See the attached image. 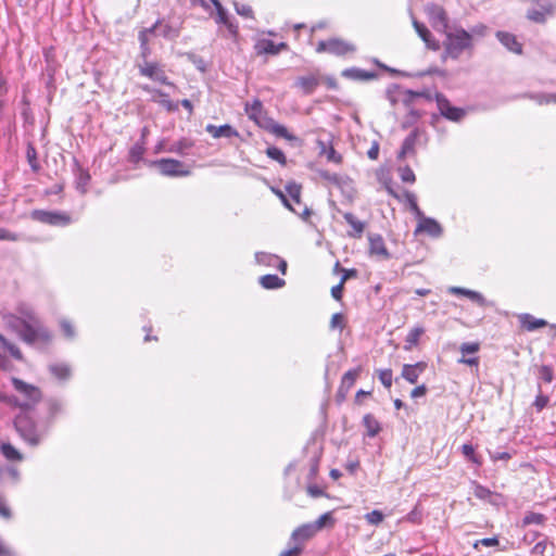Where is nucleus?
Segmentation results:
<instances>
[{"label":"nucleus","mask_w":556,"mask_h":556,"mask_svg":"<svg viewBox=\"0 0 556 556\" xmlns=\"http://www.w3.org/2000/svg\"><path fill=\"white\" fill-rule=\"evenodd\" d=\"M12 384L14 389L26 399L22 403H16V406H18L23 412L15 417L14 427L24 441L31 446H37L40 443L42 435L38 432L36 422L27 412L33 409L41 400V391L36 386L26 383L15 377L12 378Z\"/></svg>","instance_id":"f257e3e1"},{"label":"nucleus","mask_w":556,"mask_h":556,"mask_svg":"<svg viewBox=\"0 0 556 556\" xmlns=\"http://www.w3.org/2000/svg\"><path fill=\"white\" fill-rule=\"evenodd\" d=\"M8 325L16 331L20 338L27 344L39 350L47 349L53 339L52 332L48 328L33 329L24 319L16 315L8 316Z\"/></svg>","instance_id":"f03ea898"},{"label":"nucleus","mask_w":556,"mask_h":556,"mask_svg":"<svg viewBox=\"0 0 556 556\" xmlns=\"http://www.w3.org/2000/svg\"><path fill=\"white\" fill-rule=\"evenodd\" d=\"M445 40L443 41L444 53L442 60L447 58L457 60L460 54L472 47V36L464 28L447 29L444 31Z\"/></svg>","instance_id":"7ed1b4c3"},{"label":"nucleus","mask_w":556,"mask_h":556,"mask_svg":"<svg viewBox=\"0 0 556 556\" xmlns=\"http://www.w3.org/2000/svg\"><path fill=\"white\" fill-rule=\"evenodd\" d=\"M526 17L536 24H545L556 13V0H530Z\"/></svg>","instance_id":"20e7f679"},{"label":"nucleus","mask_w":556,"mask_h":556,"mask_svg":"<svg viewBox=\"0 0 556 556\" xmlns=\"http://www.w3.org/2000/svg\"><path fill=\"white\" fill-rule=\"evenodd\" d=\"M316 51L318 53L327 52L336 56H344L354 53L356 46L341 38H329L327 40H320L317 43Z\"/></svg>","instance_id":"39448f33"},{"label":"nucleus","mask_w":556,"mask_h":556,"mask_svg":"<svg viewBox=\"0 0 556 556\" xmlns=\"http://www.w3.org/2000/svg\"><path fill=\"white\" fill-rule=\"evenodd\" d=\"M148 165L156 167L163 176L185 177L190 175V170L186 168L185 164L175 159L149 161Z\"/></svg>","instance_id":"423d86ee"},{"label":"nucleus","mask_w":556,"mask_h":556,"mask_svg":"<svg viewBox=\"0 0 556 556\" xmlns=\"http://www.w3.org/2000/svg\"><path fill=\"white\" fill-rule=\"evenodd\" d=\"M425 12L427 13L431 26L437 31L444 33L450 28L447 14L441 5L428 3L425 8Z\"/></svg>","instance_id":"0eeeda50"},{"label":"nucleus","mask_w":556,"mask_h":556,"mask_svg":"<svg viewBox=\"0 0 556 556\" xmlns=\"http://www.w3.org/2000/svg\"><path fill=\"white\" fill-rule=\"evenodd\" d=\"M30 216L36 222L52 226H65L71 222L70 216L65 213L50 212L45 210H34Z\"/></svg>","instance_id":"6e6552de"},{"label":"nucleus","mask_w":556,"mask_h":556,"mask_svg":"<svg viewBox=\"0 0 556 556\" xmlns=\"http://www.w3.org/2000/svg\"><path fill=\"white\" fill-rule=\"evenodd\" d=\"M435 101L440 114L452 122H459L466 115L465 110L453 106L446 97L440 92L435 93Z\"/></svg>","instance_id":"1a4fd4ad"},{"label":"nucleus","mask_w":556,"mask_h":556,"mask_svg":"<svg viewBox=\"0 0 556 556\" xmlns=\"http://www.w3.org/2000/svg\"><path fill=\"white\" fill-rule=\"evenodd\" d=\"M138 67L142 76L149 77L163 85L172 86V83L168 80L165 72L160 68L156 63L146 61L143 64H139Z\"/></svg>","instance_id":"9d476101"},{"label":"nucleus","mask_w":556,"mask_h":556,"mask_svg":"<svg viewBox=\"0 0 556 556\" xmlns=\"http://www.w3.org/2000/svg\"><path fill=\"white\" fill-rule=\"evenodd\" d=\"M413 26L428 49L432 51L440 50V42L433 38L431 31L427 28L425 24L420 23L416 18H413Z\"/></svg>","instance_id":"9b49d317"},{"label":"nucleus","mask_w":556,"mask_h":556,"mask_svg":"<svg viewBox=\"0 0 556 556\" xmlns=\"http://www.w3.org/2000/svg\"><path fill=\"white\" fill-rule=\"evenodd\" d=\"M16 311L20 314V317L22 319H24L26 321V324H28V326H30L33 329L36 330V327L37 328H47L41 323V320L38 318L35 311L33 309V307L29 306L28 304H26V303L18 304Z\"/></svg>","instance_id":"f8f14e48"},{"label":"nucleus","mask_w":556,"mask_h":556,"mask_svg":"<svg viewBox=\"0 0 556 556\" xmlns=\"http://www.w3.org/2000/svg\"><path fill=\"white\" fill-rule=\"evenodd\" d=\"M427 368V364L425 362H418L416 364H405L402 369V377L407 380L409 383H416L418 377L421 372H424Z\"/></svg>","instance_id":"ddd939ff"},{"label":"nucleus","mask_w":556,"mask_h":556,"mask_svg":"<svg viewBox=\"0 0 556 556\" xmlns=\"http://www.w3.org/2000/svg\"><path fill=\"white\" fill-rule=\"evenodd\" d=\"M416 232H427L432 237H440L443 232V229L435 219L430 217H422L417 226Z\"/></svg>","instance_id":"4468645a"},{"label":"nucleus","mask_w":556,"mask_h":556,"mask_svg":"<svg viewBox=\"0 0 556 556\" xmlns=\"http://www.w3.org/2000/svg\"><path fill=\"white\" fill-rule=\"evenodd\" d=\"M319 84V77L314 74L300 76L295 80V86L300 88L304 94H312Z\"/></svg>","instance_id":"2eb2a0df"},{"label":"nucleus","mask_w":556,"mask_h":556,"mask_svg":"<svg viewBox=\"0 0 556 556\" xmlns=\"http://www.w3.org/2000/svg\"><path fill=\"white\" fill-rule=\"evenodd\" d=\"M369 251L371 254H376L382 256L383 258H389L390 254L384 245L383 238L380 235L369 233Z\"/></svg>","instance_id":"dca6fc26"},{"label":"nucleus","mask_w":556,"mask_h":556,"mask_svg":"<svg viewBox=\"0 0 556 556\" xmlns=\"http://www.w3.org/2000/svg\"><path fill=\"white\" fill-rule=\"evenodd\" d=\"M316 533L317 532L312 526V523H305L293 530L291 539L296 543L303 545V543L311 540Z\"/></svg>","instance_id":"f3484780"},{"label":"nucleus","mask_w":556,"mask_h":556,"mask_svg":"<svg viewBox=\"0 0 556 556\" xmlns=\"http://www.w3.org/2000/svg\"><path fill=\"white\" fill-rule=\"evenodd\" d=\"M341 75L353 80H371L378 77L376 72H368L358 67L345 68Z\"/></svg>","instance_id":"a211bd4d"},{"label":"nucleus","mask_w":556,"mask_h":556,"mask_svg":"<svg viewBox=\"0 0 556 556\" xmlns=\"http://www.w3.org/2000/svg\"><path fill=\"white\" fill-rule=\"evenodd\" d=\"M205 130L211 134L214 138H231V137H238L239 132L230 125L225 124L222 126H215L213 124H208L205 127Z\"/></svg>","instance_id":"6ab92c4d"},{"label":"nucleus","mask_w":556,"mask_h":556,"mask_svg":"<svg viewBox=\"0 0 556 556\" xmlns=\"http://www.w3.org/2000/svg\"><path fill=\"white\" fill-rule=\"evenodd\" d=\"M257 52L276 55L280 51L286 50L288 45L285 42L275 43L273 40L264 39L255 46Z\"/></svg>","instance_id":"aec40b11"},{"label":"nucleus","mask_w":556,"mask_h":556,"mask_svg":"<svg viewBox=\"0 0 556 556\" xmlns=\"http://www.w3.org/2000/svg\"><path fill=\"white\" fill-rule=\"evenodd\" d=\"M497 39L501 41L503 46H505L509 51L520 54L522 52V46L516 39L513 34L506 31H497Z\"/></svg>","instance_id":"412c9836"},{"label":"nucleus","mask_w":556,"mask_h":556,"mask_svg":"<svg viewBox=\"0 0 556 556\" xmlns=\"http://www.w3.org/2000/svg\"><path fill=\"white\" fill-rule=\"evenodd\" d=\"M343 218L345 222L352 227V231H349L348 235L352 238H362L363 232L365 230V224L358 220L354 214L346 212L343 214Z\"/></svg>","instance_id":"4be33fe9"},{"label":"nucleus","mask_w":556,"mask_h":556,"mask_svg":"<svg viewBox=\"0 0 556 556\" xmlns=\"http://www.w3.org/2000/svg\"><path fill=\"white\" fill-rule=\"evenodd\" d=\"M520 323H521V326L528 331H534L539 328H543V327L547 326L546 320L535 318L530 314L521 315Z\"/></svg>","instance_id":"5701e85b"},{"label":"nucleus","mask_w":556,"mask_h":556,"mask_svg":"<svg viewBox=\"0 0 556 556\" xmlns=\"http://www.w3.org/2000/svg\"><path fill=\"white\" fill-rule=\"evenodd\" d=\"M363 426L366 428V434L370 438L376 437L381 431V425L372 414H366L363 417Z\"/></svg>","instance_id":"b1692460"},{"label":"nucleus","mask_w":556,"mask_h":556,"mask_svg":"<svg viewBox=\"0 0 556 556\" xmlns=\"http://www.w3.org/2000/svg\"><path fill=\"white\" fill-rule=\"evenodd\" d=\"M418 132L417 130L412 131L403 141L401 151L397 154L399 160H403L407 153L414 151Z\"/></svg>","instance_id":"393cba45"},{"label":"nucleus","mask_w":556,"mask_h":556,"mask_svg":"<svg viewBox=\"0 0 556 556\" xmlns=\"http://www.w3.org/2000/svg\"><path fill=\"white\" fill-rule=\"evenodd\" d=\"M361 371V367L346 371L341 379V391H350V389L355 383L356 379L359 377Z\"/></svg>","instance_id":"a878e982"},{"label":"nucleus","mask_w":556,"mask_h":556,"mask_svg":"<svg viewBox=\"0 0 556 556\" xmlns=\"http://www.w3.org/2000/svg\"><path fill=\"white\" fill-rule=\"evenodd\" d=\"M162 37L168 40H175L180 35V25L166 23L162 20V26H160V33Z\"/></svg>","instance_id":"bb28decb"},{"label":"nucleus","mask_w":556,"mask_h":556,"mask_svg":"<svg viewBox=\"0 0 556 556\" xmlns=\"http://www.w3.org/2000/svg\"><path fill=\"white\" fill-rule=\"evenodd\" d=\"M260 283L264 289H278L285 286V280L277 275H264L260 278Z\"/></svg>","instance_id":"cd10ccee"},{"label":"nucleus","mask_w":556,"mask_h":556,"mask_svg":"<svg viewBox=\"0 0 556 556\" xmlns=\"http://www.w3.org/2000/svg\"><path fill=\"white\" fill-rule=\"evenodd\" d=\"M46 405L49 414L48 422L52 424L55 416L63 412V404L60 400L51 397L46 401Z\"/></svg>","instance_id":"c85d7f7f"},{"label":"nucleus","mask_w":556,"mask_h":556,"mask_svg":"<svg viewBox=\"0 0 556 556\" xmlns=\"http://www.w3.org/2000/svg\"><path fill=\"white\" fill-rule=\"evenodd\" d=\"M49 371L59 380H67L71 377V368L66 364H51Z\"/></svg>","instance_id":"c756f323"},{"label":"nucleus","mask_w":556,"mask_h":556,"mask_svg":"<svg viewBox=\"0 0 556 556\" xmlns=\"http://www.w3.org/2000/svg\"><path fill=\"white\" fill-rule=\"evenodd\" d=\"M26 159H27V162H28L31 170L34 173H38L40 170L41 166H40V164L38 162L37 150H36L35 146L31 142L27 143Z\"/></svg>","instance_id":"7c9ffc66"},{"label":"nucleus","mask_w":556,"mask_h":556,"mask_svg":"<svg viewBox=\"0 0 556 556\" xmlns=\"http://www.w3.org/2000/svg\"><path fill=\"white\" fill-rule=\"evenodd\" d=\"M0 450L2 455L9 460L20 462L23 459V455L11 443H2Z\"/></svg>","instance_id":"2f4dec72"},{"label":"nucleus","mask_w":556,"mask_h":556,"mask_svg":"<svg viewBox=\"0 0 556 556\" xmlns=\"http://www.w3.org/2000/svg\"><path fill=\"white\" fill-rule=\"evenodd\" d=\"M334 523L336 519L333 518L332 513L328 511L323 514L314 523H312V526L317 532L326 527L332 528Z\"/></svg>","instance_id":"473e14b6"},{"label":"nucleus","mask_w":556,"mask_h":556,"mask_svg":"<svg viewBox=\"0 0 556 556\" xmlns=\"http://www.w3.org/2000/svg\"><path fill=\"white\" fill-rule=\"evenodd\" d=\"M424 332L425 329L422 327H414L413 329H410L405 340V350H410L413 346L417 345Z\"/></svg>","instance_id":"72a5a7b5"},{"label":"nucleus","mask_w":556,"mask_h":556,"mask_svg":"<svg viewBox=\"0 0 556 556\" xmlns=\"http://www.w3.org/2000/svg\"><path fill=\"white\" fill-rule=\"evenodd\" d=\"M263 104L258 99H255L251 104H245V112L251 119L258 121V116L262 114Z\"/></svg>","instance_id":"f704fd0d"},{"label":"nucleus","mask_w":556,"mask_h":556,"mask_svg":"<svg viewBox=\"0 0 556 556\" xmlns=\"http://www.w3.org/2000/svg\"><path fill=\"white\" fill-rule=\"evenodd\" d=\"M144 143L146 142H137L134 144L129 151V161L131 163H139L142 160V156L144 154Z\"/></svg>","instance_id":"c9c22d12"},{"label":"nucleus","mask_w":556,"mask_h":556,"mask_svg":"<svg viewBox=\"0 0 556 556\" xmlns=\"http://www.w3.org/2000/svg\"><path fill=\"white\" fill-rule=\"evenodd\" d=\"M545 521H546V517L544 515L530 511L525 516L522 523H523V526H529V525H533V523L534 525H543Z\"/></svg>","instance_id":"e433bc0d"},{"label":"nucleus","mask_w":556,"mask_h":556,"mask_svg":"<svg viewBox=\"0 0 556 556\" xmlns=\"http://www.w3.org/2000/svg\"><path fill=\"white\" fill-rule=\"evenodd\" d=\"M192 147V143L186 139L174 142L167 151L170 153H177L180 155H184L186 150L190 149Z\"/></svg>","instance_id":"4c0bfd02"},{"label":"nucleus","mask_w":556,"mask_h":556,"mask_svg":"<svg viewBox=\"0 0 556 556\" xmlns=\"http://www.w3.org/2000/svg\"><path fill=\"white\" fill-rule=\"evenodd\" d=\"M266 154H267L268 157H270L271 160L277 161L281 165H286L287 164V159H286L285 153L282 152V150H280L277 147H269V148H267Z\"/></svg>","instance_id":"58836bf2"},{"label":"nucleus","mask_w":556,"mask_h":556,"mask_svg":"<svg viewBox=\"0 0 556 556\" xmlns=\"http://www.w3.org/2000/svg\"><path fill=\"white\" fill-rule=\"evenodd\" d=\"M269 131L278 137H282L289 140L295 139L292 135L289 134L288 129L278 123L271 122Z\"/></svg>","instance_id":"ea45409f"},{"label":"nucleus","mask_w":556,"mask_h":556,"mask_svg":"<svg viewBox=\"0 0 556 556\" xmlns=\"http://www.w3.org/2000/svg\"><path fill=\"white\" fill-rule=\"evenodd\" d=\"M286 191L290 195L291 200L296 203L301 204V186L295 182H290L286 186Z\"/></svg>","instance_id":"a19ab883"},{"label":"nucleus","mask_w":556,"mask_h":556,"mask_svg":"<svg viewBox=\"0 0 556 556\" xmlns=\"http://www.w3.org/2000/svg\"><path fill=\"white\" fill-rule=\"evenodd\" d=\"M186 56H187L188 61H190L192 64H194L197 70H199L202 73L206 72V62L204 61V59L202 56H200L193 52H187Z\"/></svg>","instance_id":"79ce46f5"},{"label":"nucleus","mask_w":556,"mask_h":556,"mask_svg":"<svg viewBox=\"0 0 556 556\" xmlns=\"http://www.w3.org/2000/svg\"><path fill=\"white\" fill-rule=\"evenodd\" d=\"M255 260L258 264L273 266L274 261H279V257L274 254L265 253V252H257L255 254Z\"/></svg>","instance_id":"37998d69"},{"label":"nucleus","mask_w":556,"mask_h":556,"mask_svg":"<svg viewBox=\"0 0 556 556\" xmlns=\"http://www.w3.org/2000/svg\"><path fill=\"white\" fill-rule=\"evenodd\" d=\"M364 518L369 525L378 526L383 521L384 515L382 511L375 509L370 513H367Z\"/></svg>","instance_id":"c03bdc74"},{"label":"nucleus","mask_w":556,"mask_h":556,"mask_svg":"<svg viewBox=\"0 0 556 556\" xmlns=\"http://www.w3.org/2000/svg\"><path fill=\"white\" fill-rule=\"evenodd\" d=\"M277 194L280 197V199L282 200L283 204L289 210H291L292 212L299 214L303 219H307L311 216L312 212H311V210L307 206H304L303 212L300 213L294 207H292V205L290 204V202L288 201V199L285 197V194L282 192L277 191Z\"/></svg>","instance_id":"a18cd8bd"},{"label":"nucleus","mask_w":556,"mask_h":556,"mask_svg":"<svg viewBox=\"0 0 556 556\" xmlns=\"http://www.w3.org/2000/svg\"><path fill=\"white\" fill-rule=\"evenodd\" d=\"M480 350V344L478 342H465L462 343L459 346V351L463 356H466L467 354H476Z\"/></svg>","instance_id":"49530a36"},{"label":"nucleus","mask_w":556,"mask_h":556,"mask_svg":"<svg viewBox=\"0 0 556 556\" xmlns=\"http://www.w3.org/2000/svg\"><path fill=\"white\" fill-rule=\"evenodd\" d=\"M400 177L402 181L413 184L416 180V176L409 166H403L399 168Z\"/></svg>","instance_id":"de8ad7c7"},{"label":"nucleus","mask_w":556,"mask_h":556,"mask_svg":"<svg viewBox=\"0 0 556 556\" xmlns=\"http://www.w3.org/2000/svg\"><path fill=\"white\" fill-rule=\"evenodd\" d=\"M539 378L546 383H551L554 379V371L551 366L543 365L539 369Z\"/></svg>","instance_id":"09e8293b"},{"label":"nucleus","mask_w":556,"mask_h":556,"mask_svg":"<svg viewBox=\"0 0 556 556\" xmlns=\"http://www.w3.org/2000/svg\"><path fill=\"white\" fill-rule=\"evenodd\" d=\"M492 491L489 490L488 488L481 485V484H478L476 483L475 484V489H473V495L477 497V498H480V500H490V497L492 496Z\"/></svg>","instance_id":"8fccbe9b"},{"label":"nucleus","mask_w":556,"mask_h":556,"mask_svg":"<svg viewBox=\"0 0 556 556\" xmlns=\"http://www.w3.org/2000/svg\"><path fill=\"white\" fill-rule=\"evenodd\" d=\"M400 91L399 85H391L386 90V98L390 101L391 105L394 106L399 102L397 93Z\"/></svg>","instance_id":"3c124183"},{"label":"nucleus","mask_w":556,"mask_h":556,"mask_svg":"<svg viewBox=\"0 0 556 556\" xmlns=\"http://www.w3.org/2000/svg\"><path fill=\"white\" fill-rule=\"evenodd\" d=\"M462 453L464 454L465 457H467L472 463H475L477 465H481V460H480V458H478L476 456L475 448L471 444H464L462 446Z\"/></svg>","instance_id":"603ef678"},{"label":"nucleus","mask_w":556,"mask_h":556,"mask_svg":"<svg viewBox=\"0 0 556 556\" xmlns=\"http://www.w3.org/2000/svg\"><path fill=\"white\" fill-rule=\"evenodd\" d=\"M60 327H61V330H62L63 334L67 339H73L75 337V329H74L73 325L68 320L62 319L60 321Z\"/></svg>","instance_id":"864d4df0"},{"label":"nucleus","mask_w":556,"mask_h":556,"mask_svg":"<svg viewBox=\"0 0 556 556\" xmlns=\"http://www.w3.org/2000/svg\"><path fill=\"white\" fill-rule=\"evenodd\" d=\"M331 330H334L337 328L343 329L344 328V316L341 313H336L331 316L330 325Z\"/></svg>","instance_id":"5fc2aeb1"},{"label":"nucleus","mask_w":556,"mask_h":556,"mask_svg":"<svg viewBox=\"0 0 556 556\" xmlns=\"http://www.w3.org/2000/svg\"><path fill=\"white\" fill-rule=\"evenodd\" d=\"M379 380L386 388H391L392 386V370L383 369L379 371Z\"/></svg>","instance_id":"6e6d98bb"},{"label":"nucleus","mask_w":556,"mask_h":556,"mask_svg":"<svg viewBox=\"0 0 556 556\" xmlns=\"http://www.w3.org/2000/svg\"><path fill=\"white\" fill-rule=\"evenodd\" d=\"M216 23L218 24H228L229 17L227 11L224 9L222 3H216Z\"/></svg>","instance_id":"4d7b16f0"},{"label":"nucleus","mask_w":556,"mask_h":556,"mask_svg":"<svg viewBox=\"0 0 556 556\" xmlns=\"http://www.w3.org/2000/svg\"><path fill=\"white\" fill-rule=\"evenodd\" d=\"M549 402V399L547 395L542 394L541 392L536 395L535 401L533 403V406L536 408L538 412L543 410Z\"/></svg>","instance_id":"13d9d810"},{"label":"nucleus","mask_w":556,"mask_h":556,"mask_svg":"<svg viewBox=\"0 0 556 556\" xmlns=\"http://www.w3.org/2000/svg\"><path fill=\"white\" fill-rule=\"evenodd\" d=\"M236 12L244 17H252L253 11L252 8L248 4H239L235 3Z\"/></svg>","instance_id":"bf43d9fd"},{"label":"nucleus","mask_w":556,"mask_h":556,"mask_svg":"<svg viewBox=\"0 0 556 556\" xmlns=\"http://www.w3.org/2000/svg\"><path fill=\"white\" fill-rule=\"evenodd\" d=\"M405 94H406V98L403 99V102L405 105H409L413 98L425 97L429 100L431 99V97L429 94H426L425 92H418V91H413V90H406Z\"/></svg>","instance_id":"052dcab7"},{"label":"nucleus","mask_w":556,"mask_h":556,"mask_svg":"<svg viewBox=\"0 0 556 556\" xmlns=\"http://www.w3.org/2000/svg\"><path fill=\"white\" fill-rule=\"evenodd\" d=\"M466 296L469 298L471 301L478 303L480 306H484L485 304L484 296L477 291L469 290L468 292H466Z\"/></svg>","instance_id":"680f3d73"},{"label":"nucleus","mask_w":556,"mask_h":556,"mask_svg":"<svg viewBox=\"0 0 556 556\" xmlns=\"http://www.w3.org/2000/svg\"><path fill=\"white\" fill-rule=\"evenodd\" d=\"M0 240L4 241H17L20 236L0 227Z\"/></svg>","instance_id":"e2e57ef3"},{"label":"nucleus","mask_w":556,"mask_h":556,"mask_svg":"<svg viewBox=\"0 0 556 556\" xmlns=\"http://www.w3.org/2000/svg\"><path fill=\"white\" fill-rule=\"evenodd\" d=\"M303 552V545L296 543L292 548L286 549L280 553L279 556H299Z\"/></svg>","instance_id":"0e129e2a"},{"label":"nucleus","mask_w":556,"mask_h":556,"mask_svg":"<svg viewBox=\"0 0 556 556\" xmlns=\"http://www.w3.org/2000/svg\"><path fill=\"white\" fill-rule=\"evenodd\" d=\"M10 354L12 357H14L15 359H18L21 361L23 358V354L21 352V350L18 349V346H16L15 344L13 343H9L5 348H4Z\"/></svg>","instance_id":"69168bd1"},{"label":"nucleus","mask_w":556,"mask_h":556,"mask_svg":"<svg viewBox=\"0 0 556 556\" xmlns=\"http://www.w3.org/2000/svg\"><path fill=\"white\" fill-rule=\"evenodd\" d=\"M307 494L312 497H319L326 495L323 489H320L317 484H311L306 489Z\"/></svg>","instance_id":"338daca9"},{"label":"nucleus","mask_w":556,"mask_h":556,"mask_svg":"<svg viewBox=\"0 0 556 556\" xmlns=\"http://www.w3.org/2000/svg\"><path fill=\"white\" fill-rule=\"evenodd\" d=\"M0 556H17L0 538Z\"/></svg>","instance_id":"774afa93"}]
</instances>
